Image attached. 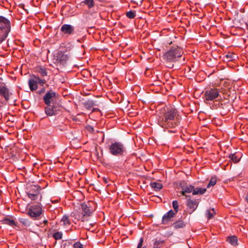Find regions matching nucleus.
<instances>
[{
	"label": "nucleus",
	"instance_id": "obj_36",
	"mask_svg": "<svg viewBox=\"0 0 248 248\" xmlns=\"http://www.w3.org/2000/svg\"><path fill=\"white\" fill-rule=\"evenodd\" d=\"M143 241V238H141L140 240V242L138 244L137 248H141L142 245Z\"/></svg>",
	"mask_w": 248,
	"mask_h": 248
},
{
	"label": "nucleus",
	"instance_id": "obj_12",
	"mask_svg": "<svg viewBox=\"0 0 248 248\" xmlns=\"http://www.w3.org/2000/svg\"><path fill=\"white\" fill-rule=\"evenodd\" d=\"M61 31L64 34L71 35L74 32V27L71 25L65 24L61 27Z\"/></svg>",
	"mask_w": 248,
	"mask_h": 248
},
{
	"label": "nucleus",
	"instance_id": "obj_10",
	"mask_svg": "<svg viewBox=\"0 0 248 248\" xmlns=\"http://www.w3.org/2000/svg\"><path fill=\"white\" fill-rule=\"evenodd\" d=\"M176 214L174 213L173 210H170L163 216L162 223L163 224H167L171 220V218L173 217Z\"/></svg>",
	"mask_w": 248,
	"mask_h": 248
},
{
	"label": "nucleus",
	"instance_id": "obj_9",
	"mask_svg": "<svg viewBox=\"0 0 248 248\" xmlns=\"http://www.w3.org/2000/svg\"><path fill=\"white\" fill-rule=\"evenodd\" d=\"M0 95L3 97L6 101H8L10 99L12 93L10 92L8 88L4 85L0 86Z\"/></svg>",
	"mask_w": 248,
	"mask_h": 248
},
{
	"label": "nucleus",
	"instance_id": "obj_8",
	"mask_svg": "<svg viewBox=\"0 0 248 248\" xmlns=\"http://www.w3.org/2000/svg\"><path fill=\"white\" fill-rule=\"evenodd\" d=\"M56 98V93L49 90L43 97V100L46 105H49Z\"/></svg>",
	"mask_w": 248,
	"mask_h": 248
},
{
	"label": "nucleus",
	"instance_id": "obj_27",
	"mask_svg": "<svg viewBox=\"0 0 248 248\" xmlns=\"http://www.w3.org/2000/svg\"><path fill=\"white\" fill-rule=\"evenodd\" d=\"M61 222L63 223V225H69L70 224V222L69 219L68 217L65 215L63 216L62 218L61 219Z\"/></svg>",
	"mask_w": 248,
	"mask_h": 248
},
{
	"label": "nucleus",
	"instance_id": "obj_33",
	"mask_svg": "<svg viewBox=\"0 0 248 248\" xmlns=\"http://www.w3.org/2000/svg\"><path fill=\"white\" fill-rule=\"evenodd\" d=\"M126 16L130 19L134 18L136 16V13L132 11H128L126 13Z\"/></svg>",
	"mask_w": 248,
	"mask_h": 248
},
{
	"label": "nucleus",
	"instance_id": "obj_30",
	"mask_svg": "<svg viewBox=\"0 0 248 248\" xmlns=\"http://www.w3.org/2000/svg\"><path fill=\"white\" fill-rule=\"evenodd\" d=\"M172 207L174 209L173 211L177 214L179 210V204L177 201L175 200L172 202Z\"/></svg>",
	"mask_w": 248,
	"mask_h": 248
},
{
	"label": "nucleus",
	"instance_id": "obj_7",
	"mask_svg": "<svg viewBox=\"0 0 248 248\" xmlns=\"http://www.w3.org/2000/svg\"><path fill=\"white\" fill-rule=\"evenodd\" d=\"M220 91L217 88H211L206 90L203 94L204 101H214L219 95Z\"/></svg>",
	"mask_w": 248,
	"mask_h": 248
},
{
	"label": "nucleus",
	"instance_id": "obj_23",
	"mask_svg": "<svg viewBox=\"0 0 248 248\" xmlns=\"http://www.w3.org/2000/svg\"><path fill=\"white\" fill-rule=\"evenodd\" d=\"M150 186L152 188H154L155 191H159L162 189L163 186L161 183L153 182L150 184Z\"/></svg>",
	"mask_w": 248,
	"mask_h": 248
},
{
	"label": "nucleus",
	"instance_id": "obj_31",
	"mask_svg": "<svg viewBox=\"0 0 248 248\" xmlns=\"http://www.w3.org/2000/svg\"><path fill=\"white\" fill-rule=\"evenodd\" d=\"M38 72L43 77L47 75V72L46 69L43 67H39L38 69Z\"/></svg>",
	"mask_w": 248,
	"mask_h": 248
},
{
	"label": "nucleus",
	"instance_id": "obj_32",
	"mask_svg": "<svg viewBox=\"0 0 248 248\" xmlns=\"http://www.w3.org/2000/svg\"><path fill=\"white\" fill-rule=\"evenodd\" d=\"M20 222L26 227L29 226L31 224L28 219L23 218L20 219Z\"/></svg>",
	"mask_w": 248,
	"mask_h": 248
},
{
	"label": "nucleus",
	"instance_id": "obj_1",
	"mask_svg": "<svg viewBox=\"0 0 248 248\" xmlns=\"http://www.w3.org/2000/svg\"><path fill=\"white\" fill-rule=\"evenodd\" d=\"M178 115V112L175 108H167L164 110L161 115L159 116L158 124L164 128H174L177 125Z\"/></svg>",
	"mask_w": 248,
	"mask_h": 248
},
{
	"label": "nucleus",
	"instance_id": "obj_40",
	"mask_svg": "<svg viewBox=\"0 0 248 248\" xmlns=\"http://www.w3.org/2000/svg\"><path fill=\"white\" fill-rule=\"evenodd\" d=\"M169 132H174V131H173V130H172V131H169Z\"/></svg>",
	"mask_w": 248,
	"mask_h": 248
},
{
	"label": "nucleus",
	"instance_id": "obj_37",
	"mask_svg": "<svg viewBox=\"0 0 248 248\" xmlns=\"http://www.w3.org/2000/svg\"><path fill=\"white\" fill-rule=\"evenodd\" d=\"M45 89L44 88H42L41 90H38L37 91V93L38 94H41L42 93H43L45 92Z\"/></svg>",
	"mask_w": 248,
	"mask_h": 248
},
{
	"label": "nucleus",
	"instance_id": "obj_4",
	"mask_svg": "<svg viewBox=\"0 0 248 248\" xmlns=\"http://www.w3.org/2000/svg\"><path fill=\"white\" fill-rule=\"evenodd\" d=\"M184 51L181 47H172L165 53L164 58L168 62H174L177 61V58L181 57Z\"/></svg>",
	"mask_w": 248,
	"mask_h": 248
},
{
	"label": "nucleus",
	"instance_id": "obj_25",
	"mask_svg": "<svg viewBox=\"0 0 248 248\" xmlns=\"http://www.w3.org/2000/svg\"><path fill=\"white\" fill-rule=\"evenodd\" d=\"M227 240L232 245L235 246L237 244V238L234 235L228 237Z\"/></svg>",
	"mask_w": 248,
	"mask_h": 248
},
{
	"label": "nucleus",
	"instance_id": "obj_21",
	"mask_svg": "<svg viewBox=\"0 0 248 248\" xmlns=\"http://www.w3.org/2000/svg\"><path fill=\"white\" fill-rule=\"evenodd\" d=\"M206 190V189L205 188L197 187L196 189L194 188L193 195H202L205 192Z\"/></svg>",
	"mask_w": 248,
	"mask_h": 248
},
{
	"label": "nucleus",
	"instance_id": "obj_13",
	"mask_svg": "<svg viewBox=\"0 0 248 248\" xmlns=\"http://www.w3.org/2000/svg\"><path fill=\"white\" fill-rule=\"evenodd\" d=\"M28 84L30 89L31 91H34L37 90L38 88V84L37 80L34 78H30L28 81Z\"/></svg>",
	"mask_w": 248,
	"mask_h": 248
},
{
	"label": "nucleus",
	"instance_id": "obj_22",
	"mask_svg": "<svg viewBox=\"0 0 248 248\" xmlns=\"http://www.w3.org/2000/svg\"><path fill=\"white\" fill-rule=\"evenodd\" d=\"M36 192L40 193L39 187L36 185H31L30 186V188L28 190L27 192H31V193L35 194Z\"/></svg>",
	"mask_w": 248,
	"mask_h": 248
},
{
	"label": "nucleus",
	"instance_id": "obj_18",
	"mask_svg": "<svg viewBox=\"0 0 248 248\" xmlns=\"http://www.w3.org/2000/svg\"><path fill=\"white\" fill-rule=\"evenodd\" d=\"M241 156L242 155L240 153H234L231 154L229 155V157L235 163H237L240 161Z\"/></svg>",
	"mask_w": 248,
	"mask_h": 248
},
{
	"label": "nucleus",
	"instance_id": "obj_39",
	"mask_svg": "<svg viewBox=\"0 0 248 248\" xmlns=\"http://www.w3.org/2000/svg\"><path fill=\"white\" fill-rule=\"evenodd\" d=\"M47 222H48V221H47V220H45L44 221V222L45 224H46V223H47Z\"/></svg>",
	"mask_w": 248,
	"mask_h": 248
},
{
	"label": "nucleus",
	"instance_id": "obj_38",
	"mask_svg": "<svg viewBox=\"0 0 248 248\" xmlns=\"http://www.w3.org/2000/svg\"><path fill=\"white\" fill-rule=\"evenodd\" d=\"M231 56H232V54H228L226 55V57L228 58H231Z\"/></svg>",
	"mask_w": 248,
	"mask_h": 248
},
{
	"label": "nucleus",
	"instance_id": "obj_20",
	"mask_svg": "<svg viewBox=\"0 0 248 248\" xmlns=\"http://www.w3.org/2000/svg\"><path fill=\"white\" fill-rule=\"evenodd\" d=\"M2 221L3 222V223L10 225L11 226H14L16 225V223L15 221L13 219L5 218L2 220Z\"/></svg>",
	"mask_w": 248,
	"mask_h": 248
},
{
	"label": "nucleus",
	"instance_id": "obj_34",
	"mask_svg": "<svg viewBox=\"0 0 248 248\" xmlns=\"http://www.w3.org/2000/svg\"><path fill=\"white\" fill-rule=\"evenodd\" d=\"M34 78L37 80V84L39 83L41 85H43L45 83V81L43 80L42 79L40 78L38 76H34Z\"/></svg>",
	"mask_w": 248,
	"mask_h": 248
},
{
	"label": "nucleus",
	"instance_id": "obj_24",
	"mask_svg": "<svg viewBox=\"0 0 248 248\" xmlns=\"http://www.w3.org/2000/svg\"><path fill=\"white\" fill-rule=\"evenodd\" d=\"M215 212L213 208L207 210L205 212V217L208 219H211L214 217Z\"/></svg>",
	"mask_w": 248,
	"mask_h": 248
},
{
	"label": "nucleus",
	"instance_id": "obj_29",
	"mask_svg": "<svg viewBox=\"0 0 248 248\" xmlns=\"http://www.w3.org/2000/svg\"><path fill=\"white\" fill-rule=\"evenodd\" d=\"M217 183V178L216 177H212L208 183L207 187H210V186H214Z\"/></svg>",
	"mask_w": 248,
	"mask_h": 248
},
{
	"label": "nucleus",
	"instance_id": "obj_42",
	"mask_svg": "<svg viewBox=\"0 0 248 248\" xmlns=\"http://www.w3.org/2000/svg\"><path fill=\"white\" fill-rule=\"evenodd\" d=\"M143 248H146L145 247H143Z\"/></svg>",
	"mask_w": 248,
	"mask_h": 248
},
{
	"label": "nucleus",
	"instance_id": "obj_19",
	"mask_svg": "<svg viewBox=\"0 0 248 248\" xmlns=\"http://www.w3.org/2000/svg\"><path fill=\"white\" fill-rule=\"evenodd\" d=\"M172 226L175 229H178L184 227L185 224L183 220H178L174 222Z\"/></svg>",
	"mask_w": 248,
	"mask_h": 248
},
{
	"label": "nucleus",
	"instance_id": "obj_6",
	"mask_svg": "<svg viewBox=\"0 0 248 248\" xmlns=\"http://www.w3.org/2000/svg\"><path fill=\"white\" fill-rule=\"evenodd\" d=\"M42 213V206L40 203L31 205L28 211V215L35 219L38 218Z\"/></svg>",
	"mask_w": 248,
	"mask_h": 248
},
{
	"label": "nucleus",
	"instance_id": "obj_5",
	"mask_svg": "<svg viewBox=\"0 0 248 248\" xmlns=\"http://www.w3.org/2000/svg\"><path fill=\"white\" fill-rule=\"evenodd\" d=\"M109 153L114 156H121L126 153V148L121 142H112L109 146Z\"/></svg>",
	"mask_w": 248,
	"mask_h": 248
},
{
	"label": "nucleus",
	"instance_id": "obj_17",
	"mask_svg": "<svg viewBox=\"0 0 248 248\" xmlns=\"http://www.w3.org/2000/svg\"><path fill=\"white\" fill-rule=\"evenodd\" d=\"M187 206L191 209V211H194L198 207V203L195 200H189L186 202Z\"/></svg>",
	"mask_w": 248,
	"mask_h": 248
},
{
	"label": "nucleus",
	"instance_id": "obj_15",
	"mask_svg": "<svg viewBox=\"0 0 248 248\" xmlns=\"http://www.w3.org/2000/svg\"><path fill=\"white\" fill-rule=\"evenodd\" d=\"M182 191L181 194L185 195L186 193H189L193 192L194 190V186L192 185H186L182 186Z\"/></svg>",
	"mask_w": 248,
	"mask_h": 248
},
{
	"label": "nucleus",
	"instance_id": "obj_41",
	"mask_svg": "<svg viewBox=\"0 0 248 248\" xmlns=\"http://www.w3.org/2000/svg\"><path fill=\"white\" fill-rule=\"evenodd\" d=\"M169 67H170V68H171V67H173V65H172L171 66H169Z\"/></svg>",
	"mask_w": 248,
	"mask_h": 248
},
{
	"label": "nucleus",
	"instance_id": "obj_14",
	"mask_svg": "<svg viewBox=\"0 0 248 248\" xmlns=\"http://www.w3.org/2000/svg\"><path fill=\"white\" fill-rule=\"evenodd\" d=\"M69 59V56L67 54H64L62 52L58 53L57 56V60L59 61L61 64H63L66 61Z\"/></svg>",
	"mask_w": 248,
	"mask_h": 248
},
{
	"label": "nucleus",
	"instance_id": "obj_28",
	"mask_svg": "<svg viewBox=\"0 0 248 248\" xmlns=\"http://www.w3.org/2000/svg\"><path fill=\"white\" fill-rule=\"evenodd\" d=\"M62 232H57L53 233V237L56 240H60L62 238Z\"/></svg>",
	"mask_w": 248,
	"mask_h": 248
},
{
	"label": "nucleus",
	"instance_id": "obj_16",
	"mask_svg": "<svg viewBox=\"0 0 248 248\" xmlns=\"http://www.w3.org/2000/svg\"><path fill=\"white\" fill-rule=\"evenodd\" d=\"M28 197L33 201H41L42 199V195L40 193H38L36 192L35 194L31 193V192H27Z\"/></svg>",
	"mask_w": 248,
	"mask_h": 248
},
{
	"label": "nucleus",
	"instance_id": "obj_35",
	"mask_svg": "<svg viewBox=\"0 0 248 248\" xmlns=\"http://www.w3.org/2000/svg\"><path fill=\"white\" fill-rule=\"evenodd\" d=\"M74 248H83L82 245L79 242H77L74 244Z\"/></svg>",
	"mask_w": 248,
	"mask_h": 248
},
{
	"label": "nucleus",
	"instance_id": "obj_3",
	"mask_svg": "<svg viewBox=\"0 0 248 248\" xmlns=\"http://www.w3.org/2000/svg\"><path fill=\"white\" fill-rule=\"evenodd\" d=\"M10 31V21L6 18L0 16V44L6 39Z\"/></svg>",
	"mask_w": 248,
	"mask_h": 248
},
{
	"label": "nucleus",
	"instance_id": "obj_2",
	"mask_svg": "<svg viewBox=\"0 0 248 248\" xmlns=\"http://www.w3.org/2000/svg\"><path fill=\"white\" fill-rule=\"evenodd\" d=\"M93 212V210L87 203L83 202L71 214V216L75 219L84 222L88 221Z\"/></svg>",
	"mask_w": 248,
	"mask_h": 248
},
{
	"label": "nucleus",
	"instance_id": "obj_26",
	"mask_svg": "<svg viewBox=\"0 0 248 248\" xmlns=\"http://www.w3.org/2000/svg\"><path fill=\"white\" fill-rule=\"evenodd\" d=\"M83 2L86 4L89 9L93 7L95 4L93 0H84Z\"/></svg>",
	"mask_w": 248,
	"mask_h": 248
},
{
	"label": "nucleus",
	"instance_id": "obj_11",
	"mask_svg": "<svg viewBox=\"0 0 248 248\" xmlns=\"http://www.w3.org/2000/svg\"><path fill=\"white\" fill-rule=\"evenodd\" d=\"M46 105V107H45V110L47 115L51 116L56 114L58 110L57 107L54 105H51V104Z\"/></svg>",
	"mask_w": 248,
	"mask_h": 248
}]
</instances>
